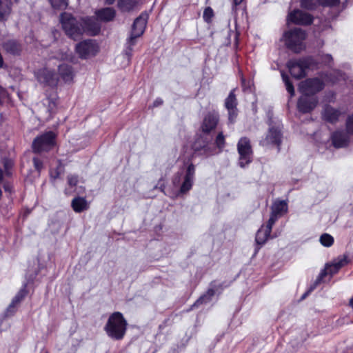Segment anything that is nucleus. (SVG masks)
Returning <instances> with one entry per match:
<instances>
[{
	"mask_svg": "<svg viewBox=\"0 0 353 353\" xmlns=\"http://www.w3.org/2000/svg\"><path fill=\"white\" fill-rule=\"evenodd\" d=\"M127 321L121 312H115L108 318L104 326L107 335L114 340L122 339L126 332Z\"/></svg>",
	"mask_w": 353,
	"mask_h": 353,
	"instance_id": "f257e3e1",
	"label": "nucleus"
},
{
	"mask_svg": "<svg viewBox=\"0 0 353 353\" xmlns=\"http://www.w3.org/2000/svg\"><path fill=\"white\" fill-rule=\"evenodd\" d=\"M307 33L300 28L290 29L283 32L281 41L289 50L299 53L305 48L304 41Z\"/></svg>",
	"mask_w": 353,
	"mask_h": 353,
	"instance_id": "f03ea898",
	"label": "nucleus"
},
{
	"mask_svg": "<svg viewBox=\"0 0 353 353\" xmlns=\"http://www.w3.org/2000/svg\"><path fill=\"white\" fill-rule=\"evenodd\" d=\"M287 67L294 78L300 79L307 75V70L318 68V63L314 57L307 56L290 59L287 63Z\"/></svg>",
	"mask_w": 353,
	"mask_h": 353,
	"instance_id": "7ed1b4c3",
	"label": "nucleus"
},
{
	"mask_svg": "<svg viewBox=\"0 0 353 353\" xmlns=\"http://www.w3.org/2000/svg\"><path fill=\"white\" fill-rule=\"evenodd\" d=\"M60 22L69 37L77 40L83 34L82 18L78 19L70 13L63 12L60 15Z\"/></svg>",
	"mask_w": 353,
	"mask_h": 353,
	"instance_id": "20e7f679",
	"label": "nucleus"
},
{
	"mask_svg": "<svg viewBox=\"0 0 353 353\" xmlns=\"http://www.w3.org/2000/svg\"><path fill=\"white\" fill-rule=\"evenodd\" d=\"M57 145V134L52 131H47L38 135L32 141L34 152H49Z\"/></svg>",
	"mask_w": 353,
	"mask_h": 353,
	"instance_id": "39448f33",
	"label": "nucleus"
},
{
	"mask_svg": "<svg viewBox=\"0 0 353 353\" xmlns=\"http://www.w3.org/2000/svg\"><path fill=\"white\" fill-rule=\"evenodd\" d=\"M325 88V83L318 77L308 78L300 83L299 89L302 94L314 96Z\"/></svg>",
	"mask_w": 353,
	"mask_h": 353,
	"instance_id": "423d86ee",
	"label": "nucleus"
},
{
	"mask_svg": "<svg viewBox=\"0 0 353 353\" xmlns=\"http://www.w3.org/2000/svg\"><path fill=\"white\" fill-rule=\"evenodd\" d=\"M282 132L281 124L270 125L268 132L264 139L260 141V145L265 148L276 146L279 148L281 143Z\"/></svg>",
	"mask_w": 353,
	"mask_h": 353,
	"instance_id": "0eeeda50",
	"label": "nucleus"
},
{
	"mask_svg": "<svg viewBox=\"0 0 353 353\" xmlns=\"http://www.w3.org/2000/svg\"><path fill=\"white\" fill-rule=\"evenodd\" d=\"M75 49L81 59H86L96 55L99 46L94 40L87 39L77 43Z\"/></svg>",
	"mask_w": 353,
	"mask_h": 353,
	"instance_id": "6e6552de",
	"label": "nucleus"
},
{
	"mask_svg": "<svg viewBox=\"0 0 353 353\" xmlns=\"http://www.w3.org/2000/svg\"><path fill=\"white\" fill-rule=\"evenodd\" d=\"M287 20L296 25L309 26L313 23L314 17L301 10L294 9L288 14Z\"/></svg>",
	"mask_w": 353,
	"mask_h": 353,
	"instance_id": "1a4fd4ad",
	"label": "nucleus"
},
{
	"mask_svg": "<svg viewBox=\"0 0 353 353\" xmlns=\"http://www.w3.org/2000/svg\"><path fill=\"white\" fill-rule=\"evenodd\" d=\"M219 114L216 111L208 112L203 117L200 129L205 134L214 131L219 122Z\"/></svg>",
	"mask_w": 353,
	"mask_h": 353,
	"instance_id": "9d476101",
	"label": "nucleus"
},
{
	"mask_svg": "<svg viewBox=\"0 0 353 353\" xmlns=\"http://www.w3.org/2000/svg\"><path fill=\"white\" fill-rule=\"evenodd\" d=\"M347 258L345 256L339 257L336 259L332 263L327 264L325 269L321 272L319 274L316 283L321 282L323 278L327 276L330 275L332 276L333 274H336L341 268L344 266L346 263Z\"/></svg>",
	"mask_w": 353,
	"mask_h": 353,
	"instance_id": "9b49d317",
	"label": "nucleus"
},
{
	"mask_svg": "<svg viewBox=\"0 0 353 353\" xmlns=\"http://www.w3.org/2000/svg\"><path fill=\"white\" fill-rule=\"evenodd\" d=\"M34 75L37 81L45 85L54 86L57 83L55 72L46 68L38 70Z\"/></svg>",
	"mask_w": 353,
	"mask_h": 353,
	"instance_id": "f8f14e48",
	"label": "nucleus"
},
{
	"mask_svg": "<svg viewBox=\"0 0 353 353\" xmlns=\"http://www.w3.org/2000/svg\"><path fill=\"white\" fill-rule=\"evenodd\" d=\"M317 103L318 99L316 97L302 94L298 100L297 108L302 113H309L316 108Z\"/></svg>",
	"mask_w": 353,
	"mask_h": 353,
	"instance_id": "ddd939ff",
	"label": "nucleus"
},
{
	"mask_svg": "<svg viewBox=\"0 0 353 353\" xmlns=\"http://www.w3.org/2000/svg\"><path fill=\"white\" fill-rule=\"evenodd\" d=\"M288 212V203L285 201L276 200L272 206L271 215L268 221L270 223H274L281 216H283Z\"/></svg>",
	"mask_w": 353,
	"mask_h": 353,
	"instance_id": "4468645a",
	"label": "nucleus"
},
{
	"mask_svg": "<svg viewBox=\"0 0 353 353\" xmlns=\"http://www.w3.org/2000/svg\"><path fill=\"white\" fill-rule=\"evenodd\" d=\"M194 166L192 164L189 165L186 174L183 177V182L180 185V194H185L192 188L194 176Z\"/></svg>",
	"mask_w": 353,
	"mask_h": 353,
	"instance_id": "2eb2a0df",
	"label": "nucleus"
},
{
	"mask_svg": "<svg viewBox=\"0 0 353 353\" xmlns=\"http://www.w3.org/2000/svg\"><path fill=\"white\" fill-rule=\"evenodd\" d=\"M148 19V14L147 13L141 14L134 19L131 32L141 37L145 30Z\"/></svg>",
	"mask_w": 353,
	"mask_h": 353,
	"instance_id": "dca6fc26",
	"label": "nucleus"
},
{
	"mask_svg": "<svg viewBox=\"0 0 353 353\" xmlns=\"http://www.w3.org/2000/svg\"><path fill=\"white\" fill-rule=\"evenodd\" d=\"M331 140L333 146L336 148H345L349 143L348 136L342 131L334 132L331 135Z\"/></svg>",
	"mask_w": 353,
	"mask_h": 353,
	"instance_id": "f3484780",
	"label": "nucleus"
},
{
	"mask_svg": "<svg viewBox=\"0 0 353 353\" xmlns=\"http://www.w3.org/2000/svg\"><path fill=\"white\" fill-rule=\"evenodd\" d=\"M82 23H83V33L88 32L93 36L99 33L101 26L94 19L89 17L82 18Z\"/></svg>",
	"mask_w": 353,
	"mask_h": 353,
	"instance_id": "a211bd4d",
	"label": "nucleus"
},
{
	"mask_svg": "<svg viewBox=\"0 0 353 353\" xmlns=\"http://www.w3.org/2000/svg\"><path fill=\"white\" fill-rule=\"evenodd\" d=\"M273 225L274 223H270V221H268L266 225L261 226L257 231L256 234V242L257 244L263 245L266 242L270 235Z\"/></svg>",
	"mask_w": 353,
	"mask_h": 353,
	"instance_id": "6ab92c4d",
	"label": "nucleus"
},
{
	"mask_svg": "<svg viewBox=\"0 0 353 353\" xmlns=\"http://www.w3.org/2000/svg\"><path fill=\"white\" fill-rule=\"evenodd\" d=\"M58 72L60 77L65 83H70L74 78V72L72 67L66 63H62L59 65Z\"/></svg>",
	"mask_w": 353,
	"mask_h": 353,
	"instance_id": "aec40b11",
	"label": "nucleus"
},
{
	"mask_svg": "<svg viewBox=\"0 0 353 353\" xmlns=\"http://www.w3.org/2000/svg\"><path fill=\"white\" fill-rule=\"evenodd\" d=\"M3 48L6 52L12 55H19L22 47L21 43L15 39H9L3 43Z\"/></svg>",
	"mask_w": 353,
	"mask_h": 353,
	"instance_id": "412c9836",
	"label": "nucleus"
},
{
	"mask_svg": "<svg viewBox=\"0 0 353 353\" xmlns=\"http://www.w3.org/2000/svg\"><path fill=\"white\" fill-rule=\"evenodd\" d=\"M237 150L239 154H252V148L250 140L248 137H241L237 143Z\"/></svg>",
	"mask_w": 353,
	"mask_h": 353,
	"instance_id": "4be33fe9",
	"label": "nucleus"
},
{
	"mask_svg": "<svg viewBox=\"0 0 353 353\" xmlns=\"http://www.w3.org/2000/svg\"><path fill=\"white\" fill-rule=\"evenodd\" d=\"M139 37H140V36L130 32L129 37L126 39L123 53L127 57L128 61H130L132 56L133 47L136 45L137 39Z\"/></svg>",
	"mask_w": 353,
	"mask_h": 353,
	"instance_id": "5701e85b",
	"label": "nucleus"
},
{
	"mask_svg": "<svg viewBox=\"0 0 353 353\" xmlns=\"http://www.w3.org/2000/svg\"><path fill=\"white\" fill-rule=\"evenodd\" d=\"M95 14L100 20L110 21L115 17L116 12L114 8L108 7L97 10Z\"/></svg>",
	"mask_w": 353,
	"mask_h": 353,
	"instance_id": "b1692460",
	"label": "nucleus"
},
{
	"mask_svg": "<svg viewBox=\"0 0 353 353\" xmlns=\"http://www.w3.org/2000/svg\"><path fill=\"white\" fill-rule=\"evenodd\" d=\"M340 114L341 112L339 110L331 107L330 105H327L324 108L323 112L324 119L332 123L338 121Z\"/></svg>",
	"mask_w": 353,
	"mask_h": 353,
	"instance_id": "393cba45",
	"label": "nucleus"
},
{
	"mask_svg": "<svg viewBox=\"0 0 353 353\" xmlns=\"http://www.w3.org/2000/svg\"><path fill=\"white\" fill-rule=\"evenodd\" d=\"M72 208L75 212L80 213L89 208V203L84 197L77 196L72 199Z\"/></svg>",
	"mask_w": 353,
	"mask_h": 353,
	"instance_id": "a878e982",
	"label": "nucleus"
},
{
	"mask_svg": "<svg viewBox=\"0 0 353 353\" xmlns=\"http://www.w3.org/2000/svg\"><path fill=\"white\" fill-rule=\"evenodd\" d=\"M12 0H0V21L7 19L12 10Z\"/></svg>",
	"mask_w": 353,
	"mask_h": 353,
	"instance_id": "bb28decb",
	"label": "nucleus"
},
{
	"mask_svg": "<svg viewBox=\"0 0 353 353\" xmlns=\"http://www.w3.org/2000/svg\"><path fill=\"white\" fill-rule=\"evenodd\" d=\"M325 79L332 83H335L340 80L345 79V74L339 70H334L331 72H326L324 74Z\"/></svg>",
	"mask_w": 353,
	"mask_h": 353,
	"instance_id": "cd10ccee",
	"label": "nucleus"
},
{
	"mask_svg": "<svg viewBox=\"0 0 353 353\" xmlns=\"http://www.w3.org/2000/svg\"><path fill=\"white\" fill-rule=\"evenodd\" d=\"M27 294V292L25 288L21 289L13 298L11 303L8 307V312H14L15 311V307L17 305L24 299Z\"/></svg>",
	"mask_w": 353,
	"mask_h": 353,
	"instance_id": "c85d7f7f",
	"label": "nucleus"
},
{
	"mask_svg": "<svg viewBox=\"0 0 353 353\" xmlns=\"http://www.w3.org/2000/svg\"><path fill=\"white\" fill-rule=\"evenodd\" d=\"M235 89L232 90L225 99L224 106L226 108H237L238 101L234 93Z\"/></svg>",
	"mask_w": 353,
	"mask_h": 353,
	"instance_id": "c756f323",
	"label": "nucleus"
},
{
	"mask_svg": "<svg viewBox=\"0 0 353 353\" xmlns=\"http://www.w3.org/2000/svg\"><path fill=\"white\" fill-rule=\"evenodd\" d=\"M300 6L302 9L313 11L319 6L318 0H300Z\"/></svg>",
	"mask_w": 353,
	"mask_h": 353,
	"instance_id": "7c9ffc66",
	"label": "nucleus"
},
{
	"mask_svg": "<svg viewBox=\"0 0 353 353\" xmlns=\"http://www.w3.org/2000/svg\"><path fill=\"white\" fill-rule=\"evenodd\" d=\"M137 3L138 0H118V6L122 11H130Z\"/></svg>",
	"mask_w": 353,
	"mask_h": 353,
	"instance_id": "2f4dec72",
	"label": "nucleus"
},
{
	"mask_svg": "<svg viewBox=\"0 0 353 353\" xmlns=\"http://www.w3.org/2000/svg\"><path fill=\"white\" fill-rule=\"evenodd\" d=\"M281 75L283 83H285L286 90L290 94V97H292L295 94L294 88L292 82L290 81V77L283 71L281 72Z\"/></svg>",
	"mask_w": 353,
	"mask_h": 353,
	"instance_id": "473e14b6",
	"label": "nucleus"
},
{
	"mask_svg": "<svg viewBox=\"0 0 353 353\" xmlns=\"http://www.w3.org/2000/svg\"><path fill=\"white\" fill-rule=\"evenodd\" d=\"M318 59L319 60L320 63L325 67L330 68L333 66L334 60L330 54H319Z\"/></svg>",
	"mask_w": 353,
	"mask_h": 353,
	"instance_id": "72a5a7b5",
	"label": "nucleus"
},
{
	"mask_svg": "<svg viewBox=\"0 0 353 353\" xmlns=\"http://www.w3.org/2000/svg\"><path fill=\"white\" fill-rule=\"evenodd\" d=\"M226 110L228 111V125H233L238 117V108H226Z\"/></svg>",
	"mask_w": 353,
	"mask_h": 353,
	"instance_id": "f704fd0d",
	"label": "nucleus"
},
{
	"mask_svg": "<svg viewBox=\"0 0 353 353\" xmlns=\"http://www.w3.org/2000/svg\"><path fill=\"white\" fill-rule=\"evenodd\" d=\"M49 1L55 10H65L68 6V0H49Z\"/></svg>",
	"mask_w": 353,
	"mask_h": 353,
	"instance_id": "c9c22d12",
	"label": "nucleus"
},
{
	"mask_svg": "<svg viewBox=\"0 0 353 353\" xmlns=\"http://www.w3.org/2000/svg\"><path fill=\"white\" fill-rule=\"evenodd\" d=\"M319 240L321 243L325 247H330L334 243V238L327 233L322 234Z\"/></svg>",
	"mask_w": 353,
	"mask_h": 353,
	"instance_id": "e433bc0d",
	"label": "nucleus"
},
{
	"mask_svg": "<svg viewBox=\"0 0 353 353\" xmlns=\"http://www.w3.org/2000/svg\"><path fill=\"white\" fill-rule=\"evenodd\" d=\"M214 145L219 150H222L225 145V136L223 132H219L214 139Z\"/></svg>",
	"mask_w": 353,
	"mask_h": 353,
	"instance_id": "4c0bfd02",
	"label": "nucleus"
},
{
	"mask_svg": "<svg viewBox=\"0 0 353 353\" xmlns=\"http://www.w3.org/2000/svg\"><path fill=\"white\" fill-rule=\"evenodd\" d=\"M319 6L322 7L332 8L340 3V0H318Z\"/></svg>",
	"mask_w": 353,
	"mask_h": 353,
	"instance_id": "58836bf2",
	"label": "nucleus"
},
{
	"mask_svg": "<svg viewBox=\"0 0 353 353\" xmlns=\"http://www.w3.org/2000/svg\"><path fill=\"white\" fill-rule=\"evenodd\" d=\"M214 290L212 289H210L208 290V291L207 292V293L203 295V296H201L195 303H194V305H197L200 303H206L208 301H210V299H211V297L212 296H214Z\"/></svg>",
	"mask_w": 353,
	"mask_h": 353,
	"instance_id": "ea45409f",
	"label": "nucleus"
},
{
	"mask_svg": "<svg viewBox=\"0 0 353 353\" xmlns=\"http://www.w3.org/2000/svg\"><path fill=\"white\" fill-rule=\"evenodd\" d=\"M214 16L213 10L210 7L206 8L203 14V18L205 21L209 22Z\"/></svg>",
	"mask_w": 353,
	"mask_h": 353,
	"instance_id": "a19ab883",
	"label": "nucleus"
},
{
	"mask_svg": "<svg viewBox=\"0 0 353 353\" xmlns=\"http://www.w3.org/2000/svg\"><path fill=\"white\" fill-rule=\"evenodd\" d=\"M346 130L348 134L353 135V114L346 120Z\"/></svg>",
	"mask_w": 353,
	"mask_h": 353,
	"instance_id": "79ce46f5",
	"label": "nucleus"
},
{
	"mask_svg": "<svg viewBox=\"0 0 353 353\" xmlns=\"http://www.w3.org/2000/svg\"><path fill=\"white\" fill-rule=\"evenodd\" d=\"M251 161L250 156H240L239 159V164L241 168H244Z\"/></svg>",
	"mask_w": 353,
	"mask_h": 353,
	"instance_id": "37998d69",
	"label": "nucleus"
},
{
	"mask_svg": "<svg viewBox=\"0 0 353 353\" xmlns=\"http://www.w3.org/2000/svg\"><path fill=\"white\" fill-rule=\"evenodd\" d=\"M78 179L77 176L70 175L68 177V183L70 187H74L77 184Z\"/></svg>",
	"mask_w": 353,
	"mask_h": 353,
	"instance_id": "c03bdc74",
	"label": "nucleus"
},
{
	"mask_svg": "<svg viewBox=\"0 0 353 353\" xmlns=\"http://www.w3.org/2000/svg\"><path fill=\"white\" fill-rule=\"evenodd\" d=\"M6 94H7L6 90L0 85V105H1L3 104V100L6 97Z\"/></svg>",
	"mask_w": 353,
	"mask_h": 353,
	"instance_id": "a18cd8bd",
	"label": "nucleus"
},
{
	"mask_svg": "<svg viewBox=\"0 0 353 353\" xmlns=\"http://www.w3.org/2000/svg\"><path fill=\"white\" fill-rule=\"evenodd\" d=\"M34 164L37 170H39L42 168V163L39 161L37 157L33 159Z\"/></svg>",
	"mask_w": 353,
	"mask_h": 353,
	"instance_id": "49530a36",
	"label": "nucleus"
},
{
	"mask_svg": "<svg viewBox=\"0 0 353 353\" xmlns=\"http://www.w3.org/2000/svg\"><path fill=\"white\" fill-rule=\"evenodd\" d=\"M163 99H162L161 98L158 97V98H157V99L154 101V102H153V103H152V108L158 107V106H159V105H162V104H163Z\"/></svg>",
	"mask_w": 353,
	"mask_h": 353,
	"instance_id": "de8ad7c7",
	"label": "nucleus"
},
{
	"mask_svg": "<svg viewBox=\"0 0 353 353\" xmlns=\"http://www.w3.org/2000/svg\"><path fill=\"white\" fill-rule=\"evenodd\" d=\"M243 0H233L232 8L233 12H236V7L239 6L243 2Z\"/></svg>",
	"mask_w": 353,
	"mask_h": 353,
	"instance_id": "09e8293b",
	"label": "nucleus"
},
{
	"mask_svg": "<svg viewBox=\"0 0 353 353\" xmlns=\"http://www.w3.org/2000/svg\"><path fill=\"white\" fill-rule=\"evenodd\" d=\"M180 183H181V176L177 175L176 176H174V178L173 179V184L175 186H179Z\"/></svg>",
	"mask_w": 353,
	"mask_h": 353,
	"instance_id": "8fccbe9b",
	"label": "nucleus"
},
{
	"mask_svg": "<svg viewBox=\"0 0 353 353\" xmlns=\"http://www.w3.org/2000/svg\"><path fill=\"white\" fill-rule=\"evenodd\" d=\"M12 161H5V168L6 170H7V173L8 174H9V172H8V169L12 168Z\"/></svg>",
	"mask_w": 353,
	"mask_h": 353,
	"instance_id": "3c124183",
	"label": "nucleus"
},
{
	"mask_svg": "<svg viewBox=\"0 0 353 353\" xmlns=\"http://www.w3.org/2000/svg\"><path fill=\"white\" fill-rule=\"evenodd\" d=\"M115 0H105V3L108 5H111L114 2Z\"/></svg>",
	"mask_w": 353,
	"mask_h": 353,
	"instance_id": "603ef678",
	"label": "nucleus"
},
{
	"mask_svg": "<svg viewBox=\"0 0 353 353\" xmlns=\"http://www.w3.org/2000/svg\"><path fill=\"white\" fill-rule=\"evenodd\" d=\"M208 142H203L201 145H199L200 148H204L207 145Z\"/></svg>",
	"mask_w": 353,
	"mask_h": 353,
	"instance_id": "864d4df0",
	"label": "nucleus"
},
{
	"mask_svg": "<svg viewBox=\"0 0 353 353\" xmlns=\"http://www.w3.org/2000/svg\"><path fill=\"white\" fill-rule=\"evenodd\" d=\"M350 305L353 308V297L350 301Z\"/></svg>",
	"mask_w": 353,
	"mask_h": 353,
	"instance_id": "5fc2aeb1",
	"label": "nucleus"
},
{
	"mask_svg": "<svg viewBox=\"0 0 353 353\" xmlns=\"http://www.w3.org/2000/svg\"><path fill=\"white\" fill-rule=\"evenodd\" d=\"M4 188H5V190H6V191H7V190H8V187H7L6 185H5V187H4Z\"/></svg>",
	"mask_w": 353,
	"mask_h": 353,
	"instance_id": "6e6d98bb",
	"label": "nucleus"
},
{
	"mask_svg": "<svg viewBox=\"0 0 353 353\" xmlns=\"http://www.w3.org/2000/svg\"><path fill=\"white\" fill-rule=\"evenodd\" d=\"M194 148H195L196 149H198V148H199V147H197V146H196V143H195Z\"/></svg>",
	"mask_w": 353,
	"mask_h": 353,
	"instance_id": "4d7b16f0",
	"label": "nucleus"
},
{
	"mask_svg": "<svg viewBox=\"0 0 353 353\" xmlns=\"http://www.w3.org/2000/svg\"><path fill=\"white\" fill-rule=\"evenodd\" d=\"M65 192H66V194L70 193V192H69V190H65Z\"/></svg>",
	"mask_w": 353,
	"mask_h": 353,
	"instance_id": "13d9d810",
	"label": "nucleus"
}]
</instances>
